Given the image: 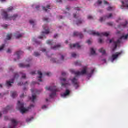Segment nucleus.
Instances as JSON below:
<instances>
[{
  "instance_id": "nucleus-1",
  "label": "nucleus",
  "mask_w": 128,
  "mask_h": 128,
  "mask_svg": "<svg viewBox=\"0 0 128 128\" xmlns=\"http://www.w3.org/2000/svg\"><path fill=\"white\" fill-rule=\"evenodd\" d=\"M71 72L72 74H75L76 77L79 76L87 74L88 78H92V76L94 72V70H92L90 73L86 72V68H84L81 72L79 71L76 72L74 70H72Z\"/></svg>"
},
{
  "instance_id": "nucleus-2",
  "label": "nucleus",
  "mask_w": 128,
  "mask_h": 128,
  "mask_svg": "<svg viewBox=\"0 0 128 128\" xmlns=\"http://www.w3.org/2000/svg\"><path fill=\"white\" fill-rule=\"evenodd\" d=\"M1 16H3L4 20H16L18 18V14H15L12 16H9L8 14L4 10H2Z\"/></svg>"
},
{
  "instance_id": "nucleus-3",
  "label": "nucleus",
  "mask_w": 128,
  "mask_h": 128,
  "mask_svg": "<svg viewBox=\"0 0 128 128\" xmlns=\"http://www.w3.org/2000/svg\"><path fill=\"white\" fill-rule=\"evenodd\" d=\"M18 106V108L21 114H26V112H28V110L30 108H34V105H30L29 108H28V109H26L24 108V103H21L20 102L18 101V102L17 104Z\"/></svg>"
},
{
  "instance_id": "nucleus-4",
  "label": "nucleus",
  "mask_w": 128,
  "mask_h": 128,
  "mask_svg": "<svg viewBox=\"0 0 128 128\" xmlns=\"http://www.w3.org/2000/svg\"><path fill=\"white\" fill-rule=\"evenodd\" d=\"M46 90H50V92H52V93L50 95V97L51 98H54L56 96V92H60V90H58V89L56 88V86L46 87Z\"/></svg>"
},
{
  "instance_id": "nucleus-5",
  "label": "nucleus",
  "mask_w": 128,
  "mask_h": 128,
  "mask_svg": "<svg viewBox=\"0 0 128 128\" xmlns=\"http://www.w3.org/2000/svg\"><path fill=\"white\" fill-rule=\"evenodd\" d=\"M88 33L90 34H92V36H110V32H102L100 34L98 32H96L94 31H90Z\"/></svg>"
},
{
  "instance_id": "nucleus-6",
  "label": "nucleus",
  "mask_w": 128,
  "mask_h": 128,
  "mask_svg": "<svg viewBox=\"0 0 128 128\" xmlns=\"http://www.w3.org/2000/svg\"><path fill=\"white\" fill-rule=\"evenodd\" d=\"M43 28L44 30H45V32H42V36L38 37V38H40V40H42V38H46V37L44 34H50V30H48V27L46 25L44 26Z\"/></svg>"
},
{
  "instance_id": "nucleus-7",
  "label": "nucleus",
  "mask_w": 128,
  "mask_h": 128,
  "mask_svg": "<svg viewBox=\"0 0 128 128\" xmlns=\"http://www.w3.org/2000/svg\"><path fill=\"white\" fill-rule=\"evenodd\" d=\"M26 64H19V66L22 68H28L30 67V64L32 62V60H27L26 61Z\"/></svg>"
},
{
  "instance_id": "nucleus-8",
  "label": "nucleus",
  "mask_w": 128,
  "mask_h": 128,
  "mask_svg": "<svg viewBox=\"0 0 128 128\" xmlns=\"http://www.w3.org/2000/svg\"><path fill=\"white\" fill-rule=\"evenodd\" d=\"M20 76H18V74L17 73H16L14 74V78L12 80V82L10 81H7L6 82V86H12V84H14V80H17V78H18Z\"/></svg>"
},
{
  "instance_id": "nucleus-9",
  "label": "nucleus",
  "mask_w": 128,
  "mask_h": 128,
  "mask_svg": "<svg viewBox=\"0 0 128 128\" xmlns=\"http://www.w3.org/2000/svg\"><path fill=\"white\" fill-rule=\"evenodd\" d=\"M72 82L73 86H74V88H76V90H78V88L80 87V82H78V80L76 78H74L72 80Z\"/></svg>"
},
{
  "instance_id": "nucleus-10",
  "label": "nucleus",
  "mask_w": 128,
  "mask_h": 128,
  "mask_svg": "<svg viewBox=\"0 0 128 128\" xmlns=\"http://www.w3.org/2000/svg\"><path fill=\"white\" fill-rule=\"evenodd\" d=\"M122 54V52H116V53L115 54H113L112 56V62H114V60H116L118 58V56H120Z\"/></svg>"
},
{
  "instance_id": "nucleus-11",
  "label": "nucleus",
  "mask_w": 128,
  "mask_h": 128,
  "mask_svg": "<svg viewBox=\"0 0 128 128\" xmlns=\"http://www.w3.org/2000/svg\"><path fill=\"white\" fill-rule=\"evenodd\" d=\"M60 80L61 82H62V86H64L65 88H66V86H70V84L68 82H66V79L64 78H61Z\"/></svg>"
},
{
  "instance_id": "nucleus-12",
  "label": "nucleus",
  "mask_w": 128,
  "mask_h": 128,
  "mask_svg": "<svg viewBox=\"0 0 128 128\" xmlns=\"http://www.w3.org/2000/svg\"><path fill=\"white\" fill-rule=\"evenodd\" d=\"M112 17V14H109V16H104L102 18H100V22H104V20H109V18H110Z\"/></svg>"
},
{
  "instance_id": "nucleus-13",
  "label": "nucleus",
  "mask_w": 128,
  "mask_h": 128,
  "mask_svg": "<svg viewBox=\"0 0 128 128\" xmlns=\"http://www.w3.org/2000/svg\"><path fill=\"white\" fill-rule=\"evenodd\" d=\"M23 54L24 52L22 51H18L16 52V54L14 56H16V59H14V62H16V60H20V55L22 54Z\"/></svg>"
},
{
  "instance_id": "nucleus-14",
  "label": "nucleus",
  "mask_w": 128,
  "mask_h": 128,
  "mask_svg": "<svg viewBox=\"0 0 128 128\" xmlns=\"http://www.w3.org/2000/svg\"><path fill=\"white\" fill-rule=\"evenodd\" d=\"M70 48H78V50H80V48H82V46H80V43H77L76 44H70Z\"/></svg>"
},
{
  "instance_id": "nucleus-15",
  "label": "nucleus",
  "mask_w": 128,
  "mask_h": 128,
  "mask_svg": "<svg viewBox=\"0 0 128 128\" xmlns=\"http://www.w3.org/2000/svg\"><path fill=\"white\" fill-rule=\"evenodd\" d=\"M11 122L12 125L9 126L10 128H14L16 127V126H18V122H16V120H15L13 119L11 120Z\"/></svg>"
},
{
  "instance_id": "nucleus-16",
  "label": "nucleus",
  "mask_w": 128,
  "mask_h": 128,
  "mask_svg": "<svg viewBox=\"0 0 128 128\" xmlns=\"http://www.w3.org/2000/svg\"><path fill=\"white\" fill-rule=\"evenodd\" d=\"M70 94V91L68 90H66L65 92L63 94H61L62 98H66V96H68Z\"/></svg>"
},
{
  "instance_id": "nucleus-17",
  "label": "nucleus",
  "mask_w": 128,
  "mask_h": 128,
  "mask_svg": "<svg viewBox=\"0 0 128 128\" xmlns=\"http://www.w3.org/2000/svg\"><path fill=\"white\" fill-rule=\"evenodd\" d=\"M74 36H79L80 38H84V34H82V32H74Z\"/></svg>"
},
{
  "instance_id": "nucleus-18",
  "label": "nucleus",
  "mask_w": 128,
  "mask_h": 128,
  "mask_svg": "<svg viewBox=\"0 0 128 128\" xmlns=\"http://www.w3.org/2000/svg\"><path fill=\"white\" fill-rule=\"evenodd\" d=\"M24 34H20V32H17L14 34V36L16 38H22V36H24Z\"/></svg>"
},
{
  "instance_id": "nucleus-19",
  "label": "nucleus",
  "mask_w": 128,
  "mask_h": 128,
  "mask_svg": "<svg viewBox=\"0 0 128 128\" xmlns=\"http://www.w3.org/2000/svg\"><path fill=\"white\" fill-rule=\"evenodd\" d=\"M10 110H12V107H10V106H7L6 108L4 109L3 114H8V112Z\"/></svg>"
},
{
  "instance_id": "nucleus-20",
  "label": "nucleus",
  "mask_w": 128,
  "mask_h": 128,
  "mask_svg": "<svg viewBox=\"0 0 128 128\" xmlns=\"http://www.w3.org/2000/svg\"><path fill=\"white\" fill-rule=\"evenodd\" d=\"M60 46H61V45L59 44L54 47H51V50H58V48H60Z\"/></svg>"
},
{
  "instance_id": "nucleus-21",
  "label": "nucleus",
  "mask_w": 128,
  "mask_h": 128,
  "mask_svg": "<svg viewBox=\"0 0 128 128\" xmlns=\"http://www.w3.org/2000/svg\"><path fill=\"white\" fill-rule=\"evenodd\" d=\"M12 34H8L6 40H5V42H6V40H12Z\"/></svg>"
},
{
  "instance_id": "nucleus-22",
  "label": "nucleus",
  "mask_w": 128,
  "mask_h": 128,
  "mask_svg": "<svg viewBox=\"0 0 128 128\" xmlns=\"http://www.w3.org/2000/svg\"><path fill=\"white\" fill-rule=\"evenodd\" d=\"M13 10H14V7H9L7 8V11H6V12H12Z\"/></svg>"
},
{
  "instance_id": "nucleus-23",
  "label": "nucleus",
  "mask_w": 128,
  "mask_h": 128,
  "mask_svg": "<svg viewBox=\"0 0 128 128\" xmlns=\"http://www.w3.org/2000/svg\"><path fill=\"white\" fill-rule=\"evenodd\" d=\"M11 94L13 98H16L18 96V93L16 92H11Z\"/></svg>"
},
{
  "instance_id": "nucleus-24",
  "label": "nucleus",
  "mask_w": 128,
  "mask_h": 128,
  "mask_svg": "<svg viewBox=\"0 0 128 128\" xmlns=\"http://www.w3.org/2000/svg\"><path fill=\"white\" fill-rule=\"evenodd\" d=\"M32 102H34V100L36 99V96L32 95V97L30 98Z\"/></svg>"
},
{
  "instance_id": "nucleus-25",
  "label": "nucleus",
  "mask_w": 128,
  "mask_h": 128,
  "mask_svg": "<svg viewBox=\"0 0 128 128\" xmlns=\"http://www.w3.org/2000/svg\"><path fill=\"white\" fill-rule=\"evenodd\" d=\"M84 21L80 19L76 22V24L78 26V24H84Z\"/></svg>"
},
{
  "instance_id": "nucleus-26",
  "label": "nucleus",
  "mask_w": 128,
  "mask_h": 128,
  "mask_svg": "<svg viewBox=\"0 0 128 128\" xmlns=\"http://www.w3.org/2000/svg\"><path fill=\"white\" fill-rule=\"evenodd\" d=\"M100 52L102 54V56H104L106 54V50L104 49V48H102L99 50Z\"/></svg>"
},
{
  "instance_id": "nucleus-27",
  "label": "nucleus",
  "mask_w": 128,
  "mask_h": 128,
  "mask_svg": "<svg viewBox=\"0 0 128 128\" xmlns=\"http://www.w3.org/2000/svg\"><path fill=\"white\" fill-rule=\"evenodd\" d=\"M48 10H50V6H47L46 7H43V10L48 12Z\"/></svg>"
},
{
  "instance_id": "nucleus-28",
  "label": "nucleus",
  "mask_w": 128,
  "mask_h": 128,
  "mask_svg": "<svg viewBox=\"0 0 128 128\" xmlns=\"http://www.w3.org/2000/svg\"><path fill=\"white\" fill-rule=\"evenodd\" d=\"M128 34H127L126 36H122L120 38V40H128Z\"/></svg>"
},
{
  "instance_id": "nucleus-29",
  "label": "nucleus",
  "mask_w": 128,
  "mask_h": 128,
  "mask_svg": "<svg viewBox=\"0 0 128 128\" xmlns=\"http://www.w3.org/2000/svg\"><path fill=\"white\" fill-rule=\"evenodd\" d=\"M53 42H54L53 40H48L46 42V44H49L50 46H52V44H54V43H52Z\"/></svg>"
},
{
  "instance_id": "nucleus-30",
  "label": "nucleus",
  "mask_w": 128,
  "mask_h": 128,
  "mask_svg": "<svg viewBox=\"0 0 128 128\" xmlns=\"http://www.w3.org/2000/svg\"><path fill=\"white\" fill-rule=\"evenodd\" d=\"M38 76H40L38 77V78H42V72L38 71Z\"/></svg>"
},
{
  "instance_id": "nucleus-31",
  "label": "nucleus",
  "mask_w": 128,
  "mask_h": 128,
  "mask_svg": "<svg viewBox=\"0 0 128 128\" xmlns=\"http://www.w3.org/2000/svg\"><path fill=\"white\" fill-rule=\"evenodd\" d=\"M51 62H52L54 64H62L60 62H56V60L54 58H52Z\"/></svg>"
},
{
  "instance_id": "nucleus-32",
  "label": "nucleus",
  "mask_w": 128,
  "mask_h": 128,
  "mask_svg": "<svg viewBox=\"0 0 128 128\" xmlns=\"http://www.w3.org/2000/svg\"><path fill=\"white\" fill-rule=\"evenodd\" d=\"M90 52L92 56H94V54H96V51L94 50L93 48H91Z\"/></svg>"
},
{
  "instance_id": "nucleus-33",
  "label": "nucleus",
  "mask_w": 128,
  "mask_h": 128,
  "mask_svg": "<svg viewBox=\"0 0 128 128\" xmlns=\"http://www.w3.org/2000/svg\"><path fill=\"white\" fill-rule=\"evenodd\" d=\"M30 24H32V26H34L36 25V22H34L33 20H30Z\"/></svg>"
},
{
  "instance_id": "nucleus-34",
  "label": "nucleus",
  "mask_w": 128,
  "mask_h": 128,
  "mask_svg": "<svg viewBox=\"0 0 128 128\" xmlns=\"http://www.w3.org/2000/svg\"><path fill=\"white\" fill-rule=\"evenodd\" d=\"M58 58H60L61 60L64 61V56L63 55H62V54H60L58 55Z\"/></svg>"
},
{
  "instance_id": "nucleus-35",
  "label": "nucleus",
  "mask_w": 128,
  "mask_h": 128,
  "mask_svg": "<svg viewBox=\"0 0 128 128\" xmlns=\"http://www.w3.org/2000/svg\"><path fill=\"white\" fill-rule=\"evenodd\" d=\"M34 120V118H28V119L26 120V122H30L32 120Z\"/></svg>"
},
{
  "instance_id": "nucleus-36",
  "label": "nucleus",
  "mask_w": 128,
  "mask_h": 128,
  "mask_svg": "<svg viewBox=\"0 0 128 128\" xmlns=\"http://www.w3.org/2000/svg\"><path fill=\"white\" fill-rule=\"evenodd\" d=\"M120 38H119V40H117V42H114V44H120V42H122L120 41Z\"/></svg>"
},
{
  "instance_id": "nucleus-37",
  "label": "nucleus",
  "mask_w": 128,
  "mask_h": 128,
  "mask_svg": "<svg viewBox=\"0 0 128 128\" xmlns=\"http://www.w3.org/2000/svg\"><path fill=\"white\" fill-rule=\"evenodd\" d=\"M28 84V82H26L25 84H24V83L22 82L18 83V86H26Z\"/></svg>"
},
{
  "instance_id": "nucleus-38",
  "label": "nucleus",
  "mask_w": 128,
  "mask_h": 128,
  "mask_svg": "<svg viewBox=\"0 0 128 128\" xmlns=\"http://www.w3.org/2000/svg\"><path fill=\"white\" fill-rule=\"evenodd\" d=\"M32 40H33V42H36V44H40V42L36 41V38H33Z\"/></svg>"
},
{
  "instance_id": "nucleus-39",
  "label": "nucleus",
  "mask_w": 128,
  "mask_h": 128,
  "mask_svg": "<svg viewBox=\"0 0 128 128\" xmlns=\"http://www.w3.org/2000/svg\"><path fill=\"white\" fill-rule=\"evenodd\" d=\"M34 56H40V54L38 52H34Z\"/></svg>"
},
{
  "instance_id": "nucleus-40",
  "label": "nucleus",
  "mask_w": 128,
  "mask_h": 128,
  "mask_svg": "<svg viewBox=\"0 0 128 128\" xmlns=\"http://www.w3.org/2000/svg\"><path fill=\"white\" fill-rule=\"evenodd\" d=\"M21 74H22V78H26V75L22 72H20Z\"/></svg>"
},
{
  "instance_id": "nucleus-41",
  "label": "nucleus",
  "mask_w": 128,
  "mask_h": 128,
  "mask_svg": "<svg viewBox=\"0 0 128 128\" xmlns=\"http://www.w3.org/2000/svg\"><path fill=\"white\" fill-rule=\"evenodd\" d=\"M4 46H6V45L3 44L2 46L0 47V52H2V50H3L4 48Z\"/></svg>"
},
{
  "instance_id": "nucleus-42",
  "label": "nucleus",
  "mask_w": 128,
  "mask_h": 128,
  "mask_svg": "<svg viewBox=\"0 0 128 128\" xmlns=\"http://www.w3.org/2000/svg\"><path fill=\"white\" fill-rule=\"evenodd\" d=\"M128 21H126L125 22V24H122V26H124V28L126 26H128Z\"/></svg>"
},
{
  "instance_id": "nucleus-43",
  "label": "nucleus",
  "mask_w": 128,
  "mask_h": 128,
  "mask_svg": "<svg viewBox=\"0 0 128 128\" xmlns=\"http://www.w3.org/2000/svg\"><path fill=\"white\" fill-rule=\"evenodd\" d=\"M107 25L109 26H112L114 25V24L112 23V22H108L107 23Z\"/></svg>"
},
{
  "instance_id": "nucleus-44",
  "label": "nucleus",
  "mask_w": 128,
  "mask_h": 128,
  "mask_svg": "<svg viewBox=\"0 0 128 128\" xmlns=\"http://www.w3.org/2000/svg\"><path fill=\"white\" fill-rule=\"evenodd\" d=\"M107 10H108V12H112V7H109L107 8Z\"/></svg>"
},
{
  "instance_id": "nucleus-45",
  "label": "nucleus",
  "mask_w": 128,
  "mask_h": 128,
  "mask_svg": "<svg viewBox=\"0 0 128 128\" xmlns=\"http://www.w3.org/2000/svg\"><path fill=\"white\" fill-rule=\"evenodd\" d=\"M88 20H94V17H92V16H88Z\"/></svg>"
},
{
  "instance_id": "nucleus-46",
  "label": "nucleus",
  "mask_w": 128,
  "mask_h": 128,
  "mask_svg": "<svg viewBox=\"0 0 128 128\" xmlns=\"http://www.w3.org/2000/svg\"><path fill=\"white\" fill-rule=\"evenodd\" d=\"M60 2H62V0H56V4H60Z\"/></svg>"
},
{
  "instance_id": "nucleus-47",
  "label": "nucleus",
  "mask_w": 128,
  "mask_h": 128,
  "mask_svg": "<svg viewBox=\"0 0 128 128\" xmlns=\"http://www.w3.org/2000/svg\"><path fill=\"white\" fill-rule=\"evenodd\" d=\"M72 58H76V54H75V53H72Z\"/></svg>"
},
{
  "instance_id": "nucleus-48",
  "label": "nucleus",
  "mask_w": 128,
  "mask_h": 128,
  "mask_svg": "<svg viewBox=\"0 0 128 128\" xmlns=\"http://www.w3.org/2000/svg\"><path fill=\"white\" fill-rule=\"evenodd\" d=\"M40 52H46V50L44 48H42L40 50Z\"/></svg>"
},
{
  "instance_id": "nucleus-49",
  "label": "nucleus",
  "mask_w": 128,
  "mask_h": 128,
  "mask_svg": "<svg viewBox=\"0 0 128 128\" xmlns=\"http://www.w3.org/2000/svg\"><path fill=\"white\" fill-rule=\"evenodd\" d=\"M114 45L115 46L114 48L113 49V50H116L118 48V44H114Z\"/></svg>"
},
{
  "instance_id": "nucleus-50",
  "label": "nucleus",
  "mask_w": 128,
  "mask_h": 128,
  "mask_svg": "<svg viewBox=\"0 0 128 128\" xmlns=\"http://www.w3.org/2000/svg\"><path fill=\"white\" fill-rule=\"evenodd\" d=\"M43 20L44 22H48V18H44L43 19Z\"/></svg>"
},
{
  "instance_id": "nucleus-51",
  "label": "nucleus",
  "mask_w": 128,
  "mask_h": 128,
  "mask_svg": "<svg viewBox=\"0 0 128 128\" xmlns=\"http://www.w3.org/2000/svg\"><path fill=\"white\" fill-rule=\"evenodd\" d=\"M102 4V2L100 0H98L97 2V4Z\"/></svg>"
},
{
  "instance_id": "nucleus-52",
  "label": "nucleus",
  "mask_w": 128,
  "mask_h": 128,
  "mask_svg": "<svg viewBox=\"0 0 128 128\" xmlns=\"http://www.w3.org/2000/svg\"><path fill=\"white\" fill-rule=\"evenodd\" d=\"M46 76H52V73L48 72L46 74Z\"/></svg>"
},
{
  "instance_id": "nucleus-53",
  "label": "nucleus",
  "mask_w": 128,
  "mask_h": 128,
  "mask_svg": "<svg viewBox=\"0 0 128 128\" xmlns=\"http://www.w3.org/2000/svg\"><path fill=\"white\" fill-rule=\"evenodd\" d=\"M58 20H62L64 18V17L62 16H60L58 17Z\"/></svg>"
},
{
  "instance_id": "nucleus-54",
  "label": "nucleus",
  "mask_w": 128,
  "mask_h": 128,
  "mask_svg": "<svg viewBox=\"0 0 128 128\" xmlns=\"http://www.w3.org/2000/svg\"><path fill=\"white\" fill-rule=\"evenodd\" d=\"M7 53H8V54H12V50H10V49H8V50H7Z\"/></svg>"
},
{
  "instance_id": "nucleus-55",
  "label": "nucleus",
  "mask_w": 128,
  "mask_h": 128,
  "mask_svg": "<svg viewBox=\"0 0 128 128\" xmlns=\"http://www.w3.org/2000/svg\"><path fill=\"white\" fill-rule=\"evenodd\" d=\"M74 18H78V17L77 16L78 15H76V14H74Z\"/></svg>"
},
{
  "instance_id": "nucleus-56",
  "label": "nucleus",
  "mask_w": 128,
  "mask_h": 128,
  "mask_svg": "<svg viewBox=\"0 0 128 128\" xmlns=\"http://www.w3.org/2000/svg\"><path fill=\"white\" fill-rule=\"evenodd\" d=\"M86 42L88 44H92V42L90 40H87Z\"/></svg>"
},
{
  "instance_id": "nucleus-57",
  "label": "nucleus",
  "mask_w": 128,
  "mask_h": 128,
  "mask_svg": "<svg viewBox=\"0 0 128 128\" xmlns=\"http://www.w3.org/2000/svg\"><path fill=\"white\" fill-rule=\"evenodd\" d=\"M42 110H46V109L48 108V107H46V106H44L42 107Z\"/></svg>"
},
{
  "instance_id": "nucleus-58",
  "label": "nucleus",
  "mask_w": 128,
  "mask_h": 128,
  "mask_svg": "<svg viewBox=\"0 0 128 128\" xmlns=\"http://www.w3.org/2000/svg\"><path fill=\"white\" fill-rule=\"evenodd\" d=\"M8 26V24H5L3 26V27L4 28H6Z\"/></svg>"
},
{
  "instance_id": "nucleus-59",
  "label": "nucleus",
  "mask_w": 128,
  "mask_h": 128,
  "mask_svg": "<svg viewBox=\"0 0 128 128\" xmlns=\"http://www.w3.org/2000/svg\"><path fill=\"white\" fill-rule=\"evenodd\" d=\"M36 71H35V72H32L30 73V74H32V76H34V75L36 74Z\"/></svg>"
},
{
  "instance_id": "nucleus-60",
  "label": "nucleus",
  "mask_w": 128,
  "mask_h": 128,
  "mask_svg": "<svg viewBox=\"0 0 128 128\" xmlns=\"http://www.w3.org/2000/svg\"><path fill=\"white\" fill-rule=\"evenodd\" d=\"M114 38H112V40H110V44H112V42H114Z\"/></svg>"
},
{
  "instance_id": "nucleus-61",
  "label": "nucleus",
  "mask_w": 128,
  "mask_h": 128,
  "mask_svg": "<svg viewBox=\"0 0 128 128\" xmlns=\"http://www.w3.org/2000/svg\"><path fill=\"white\" fill-rule=\"evenodd\" d=\"M20 98H24V94H21V96H20Z\"/></svg>"
},
{
  "instance_id": "nucleus-62",
  "label": "nucleus",
  "mask_w": 128,
  "mask_h": 128,
  "mask_svg": "<svg viewBox=\"0 0 128 128\" xmlns=\"http://www.w3.org/2000/svg\"><path fill=\"white\" fill-rule=\"evenodd\" d=\"M58 36V34H56V35L54 36V38H56Z\"/></svg>"
},
{
  "instance_id": "nucleus-63",
  "label": "nucleus",
  "mask_w": 128,
  "mask_h": 128,
  "mask_svg": "<svg viewBox=\"0 0 128 128\" xmlns=\"http://www.w3.org/2000/svg\"><path fill=\"white\" fill-rule=\"evenodd\" d=\"M76 66H80V64L78 63V62H75Z\"/></svg>"
},
{
  "instance_id": "nucleus-64",
  "label": "nucleus",
  "mask_w": 128,
  "mask_h": 128,
  "mask_svg": "<svg viewBox=\"0 0 128 128\" xmlns=\"http://www.w3.org/2000/svg\"><path fill=\"white\" fill-rule=\"evenodd\" d=\"M98 42L102 44V39H99Z\"/></svg>"
}]
</instances>
